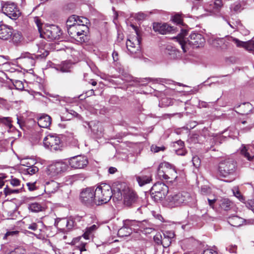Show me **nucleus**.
<instances>
[{"label":"nucleus","instance_id":"obj_60","mask_svg":"<svg viewBox=\"0 0 254 254\" xmlns=\"http://www.w3.org/2000/svg\"><path fill=\"white\" fill-rule=\"evenodd\" d=\"M35 22L37 24V26L38 27V30L40 32V34L41 33V32H42V27H41V24L40 23V20L37 18L36 20H35Z\"/></svg>","mask_w":254,"mask_h":254},{"label":"nucleus","instance_id":"obj_38","mask_svg":"<svg viewBox=\"0 0 254 254\" xmlns=\"http://www.w3.org/2000/svg\"><path fill=\"white\" fill-rule=\"evenodd\" d=\"M231 202L228 199H224L222 200L220 206L222 209L225 210H228L230 208Z\"/></svg>","mask_w":254,"mask_h":254},{"label":"nucleus","instance_id":"obj_37","mask_svg":"<svg viewBox=\"0 0 254 254\" xmlns=\"http://www.w3.org/2000/svg\"><path fill=\"white\" fill-rule=\"evenodd\" d=\"M176 144H177L181 147V148L176 150L177 154L178 155H185L186 153V151L183 148L184 142L181 140H179L176 142Z\"/></svg>","mask_w":254,"mask_h":254},{"label":"nucleus","instance_id":"obj_43","mask_svg":"<svg viewBox=\"0 0 254 254\" xmlns=\"http://www.w3.org/2000/svg\"><path fill=\"white\" fill-rule=\"evenodd\" d=\"M161 104L163 107L169 106L173 105V100L170 98H163L161 100Z\"/></svg>","mask_w":254,"mask_h":254},{"label":"nucleus","instance_id":"obj_48","mask_svg":"<svg viewBox=\"0 0 254 254\" xmlns=\"http://www.w3.org/2000/svg\"><path fill=\"white\" fill-rule=\"evenodd\" d=\"M192 162L193 166L195 168H198L200 165V160L199 158L197 156L192 157Z\"/></svg>","mask_w":254,"mask_h":254},{"label":"nucleus","instance_id":"obj_47","mask_svg":"<svg viewBox=\"0 0 254 254\" xmlns=\"http://www.w3.org/2000/svg\"><path fill=\"white\" fill-rule=\"evenodd\" d=\"M165 149V147L164 146H157L156 145H152L151 147V150L152 152L154 153H157L159 151H163Z\"/></svg>","mask_w":254,"mask_h":254},{"label":"nucleus","instance_id":"obj_21","mask_svg":"<svg viewBox=\"0 0 254 254\" xmlns=\"http://www.w3.org/2000/svg\"><path fill=\"white\" fill-rule=\"evenodd\" d=\"M175 237V234L172 231H167L163 233L162 244L164 248L168 247L172 243V239Z\"/></svg>","mask_w":254,"mask_h":254},{"label":"nucleus","instance_id":"obj_57","mask_svg":"<svg viewBox=\"0 0 254 254\" xmlns=\"http://www.w3.org/2000/svg\"><path fill=\"white\" fill-rule=\"evenodd\" d=\"M6 178L5 174H1L0 175V188H1L4 185V180Z\"/></svg>","mask_w":254,"mask_h":254},{"label":"nucleus","instance_id":"obj_36","mask_svg":"<svg viewBox=\"0 0 254 254\" xmlns=\"http://www.w3.org/2000/svg\"><path fill=\"white\" fill-rule=\"evenodd\" d=\"M71 64L67 62H64L58 66V69L63 72L69 71Z\"/></svg>","mask_w":254,"mask_h":254},{"label":"nucleus","instance_id":"obj_41","mask_svg":"<svg viewBox=\"0 0 254 254\" xmlns=\"http://www.w3.org/2000/svg\"><path fill=\"white\" fill-rule=\"evenodd\" d=\"M37 53L38 54L36 55V57L37 58L39 57L41 58L47 57L49 54L48 51L42 48H39Z\"/></svg>","mask_w":254,"mask_h":254},{"label":"nucleus","instance_id":"obj_55","mask_svg":"<svg viewBox=\"0 0 254 254\" xmlns=\"http://www.w3.org/2000/svg\"><path fill=\"white\" fill-rule=\"evenodd\" d=\"M202 254H217V252L212 249L204 250Z\"/></svg>","mask_w":254,"mask_h":254},{"label":"nucleus","instance_id":"obj_25","mask_svg":"<svg viewBox=\"0 0 254 254\" xmlns=\"http://www.w3.org/2000/svg\"><path fill=\"white\" fill-rule=\"evenodd\" d=\"M59 188V184L57 182L51 181L46 182L45 186V191L46 193L50 194L57 191Z\"/></svg>","mask_w":254,"mask_h":254},{"label":"nucleus","instance_id":"obj_7","mask_svg":"<svg viewBox=\"0 0 254 254\" xmlns=\"http://www.w3.org/2000/svg\"><path fill=\"white\" fill-rule=\"evenodd\" d=\"M168 187L162 183L155 184L151 189V196L155 201L161 200L168 192Z\"/></svg>","mask_w":254,"mask_h":254},{"label":"nucleus","instance_id":"obj_15","mask_svg":"<svg viewBox=\"0 0 254 254\" xmlns=\"http://www.w3.org/2000/svg\"><path fill=\"white\" fill-rule=\"evenodd\" d=\"M89 23V20L84 17H81L80 20H78L77 24L75 26L70 27L68 29V33L75 34L76 32H88V24Z\"/></svg>","mask_w":254,"mask_h":254},{"label":"nucleus","instance_id":"obj_30","mask_svg":"<svg viewBox=\"0 0 254 254\" xmlns=\"http://www.w3.org/2000/svg\"><path fill=\"white\" fill-rule=\"evenodd\" d=\"M97 227L96 225H93L90 227L86 228L84 233L82 236L86 240H89L93 236L94 232L97 229Z\"/></svg>","mask_w":254,"mask_h":254},{"label":"nucleus","instance_id":"obj_12","mask_svg":"<svg viewBox=\"0 0 254 254\" xmlns=\"http://www.w3.org/2000/svg\"><path fill=\"white\" fill-rule=\"evenodd\" d=\"M2 12L12 19H16L20 15V12L13 2H6L2 6Z\"/></svg>","mask_w":254,"mask_h":254},{"label":"nucleus","instance_id":"obj_22","mask_svg":"<svg viewBox=\"0 0 254 254\" xmlns=\"http://www.w3.org/2000/svg\"><path fill=\"white\" fill-rule=\"evenodd\" d=\"M131 223V222L129 220L125 221L124 225L118 232V235L119 237H124L130 235L132 233L131 229L129 227Z\"/></svg>","mask_w":254,"mask_h":254},{"label":"nucleus","instance_id":"obj_29","mask_svg":"<svg viewBox=\"0 0 254 254\" xmlns=\"http://www.w3.org/2000/svg\"><path fill=\"white\" fill-rule=\"evenodd\" d=\"M82 16H79L75 15H73L70 16L66 21V25L67 27V30L73 26H75L77 24L78 20H80Z\"/></svg>","mask_w":254,"mask_h":254},{"label":"nucleus","instance_id":"obj_40","mask_svg":"<svg viewBox=\"0 0 254 254\" xmlns=\"http://www.w3.org/2000/svg\"><path fill=\"white\" fill-rule=\"evenodd\" d=\"M231 10L235 12H240L243 9L241 3L239 2H235L231 6Z\"/></svg>","mask_w":254,"mask_h":254},{"label":"nucleus","instance_id":"obj_64","mask_svg":"<svg viewBox=\"0 0 254 254\" xmlns=\"http://www.w3.org/2000/svg\"><path fill=\"white\" fill-rule=\"evenodd\" d=\"M79 250L81 253H82L84 251H86V249L85 248V244H82L79 247Z\"/></svg>","mask_w":254,"mask_h":254},{"label":"nucleus","instance_id":"obj_56","mask_svg":"<svg viewBox=\"0 0 254 254\" xmlns=\"http://www.w3.org/2000/svg\"><path fill=\"white\" fill-rule=\"evenodd\" d=\"M20 58H28V59H31V62L32 63L34 62V60H33V58L32 57L31 58V55L29 53H22L21 55V56H20Z\"/></svg>","mask_w":254,"mask_h":254},{"label":"nucleus","instance_id":"obj_39","mask_svg":"<svg viewBox=\"0 0 254 254\" xmlns=\"http://www.w3.org/2000/svg\"><path fill=\"white\" fill-rule=\"evenodd\" d=\"M26 251L22 247H18L5 254H24Z\"/></svg>","mask_w":254,"mask_h":254},{"label":"nucleus","instance_id":"obj_49","mask_svg":"<svg viewBox=\"0 0 254 254\" xmlns=\"http://www.w3.org/2000/svg\"><path fill=\"white\" fill-rule=\"evenodd\" d=\"M246 206L254 212V199L248 200L246 203Z\"/></svg>","mask_w":254,"mask_h":254},{"label":"nucleus","instance_id":"obj_16","mask_svg":"<svg viewBox=\"0 0 254 254\" xmlns=\"http://www.w3.org/2000/svg\"><path fill=\"white\" fill-rule=\"evenodd\" d=\"M123 196L124 204L127 206L135 204L138 200V197L135 192L128 189L124 190Z\"/></svg>","mask_w":254,"mask_h":254},{"label":"nucleus","instance_id":"obj_34","mask_svg":"<svg viewBox=\"0 0 254 254\" xmlns=\"http://www.w3.org/2000/svg\"><path fill=\"white\" fill-rule=\"evenodd\" d=\"M172 20L175 23H176L180 27H181L182 26H185V24L183 22L182 16L180 14L177 13L175 14L172 17Z\"/></svg>","mask_w":254,"mask_h":254},{"label":"nucleus","instance_id":"obj_46","mask_svg":"<svg viewBox=\"0 0 254 254\" xmlns=\"http://www.w3.org/2000/svg\"><path fill=\"white\" fill-rule=\"evenodd\" d=\"M162 236L161 234L158 233L156 234L154 237V241L155 243L157 245H162Z\"/></svg>","mask_w":254,"mask_h":254},{"label":"nucleus","instance_id":"obj_4","mask_svg":"<svg viewBox=\"0 0 254 254\" xmlns=\"http://www.w3.org/2000/svg\"><path fill=\"white\" fill-rule=\"evenodd\" d=\"M134 30L135 35H130L126 43L127 47L130 54L133 55L140 52L141 39L139 35L138 30L134 25H131Z\"/></svg>","mask_w":254,"mask_h":254},{"label":"nucleus","instance_id":"obj_19","mask_svg":"<svg viewBox=\"0 0 254 254\" xmlns=\"http://www.w3.org/2000/svg\"><path fill=\"white\" fill-rule=\"evenodd\" d=\"M232 41L237 45L238 47H242L249 52H254V41H249L248 42H243L239 39L231 37Z\"/></svg>","mask_w":254,"mask_h":254},{"label":"nucleus","instance_id":"obj_3","mask_svg":"<svg viewBox=\"0 0 254 254\" xmlns=\"http://www.w3.org/2000/svg\"><path fill=\"white\" fill-rule=\"evenodd\" d=\"M95 190L97 205L106 203L111 199L112 190L110 185L102 184Z\"/></svg>","mask_w":254,"mask_h":254},{"label":"nucleus","instance_id":"obj_18","mask_svg":"<svg viewBox=\"0 0 254 254\" xmlns=\"http://www.w3.org/2000/svg\"><path fill=\"white\" fill-rule=\"evenodd\" d=\"M13 29L12 27L6 24L0 25V39L3 40H9Z\"/></svg>","mask_w":254,"mask_h":254},{"label":"nucleus","instance_id":"obj_13","mask_svg":"<svg viewBox=\"0 0 254 254\" xmlns=\"http://www.w3.org/2000/svg\"><path fill=\"white\" fill-rule=\"evenodd\" d=\"M55 226L63 232H67L72 230L75 226L72 218H57L55 222Z\"/></svg>","mask_w":254,"mask_h":254},{"label":"nucleus","instance_id":"obj_14","mask_svg":"<svg viewBox=\"0 0 254 254\" xmlns=\"http://www.w3.org/2000/svg\"><path fill=\"white\" fill-rule=\"evenodd\" d=\"M68 163L71 168L80 169L86 167L88 164V161L86 156H76L70 158Z\"/></svg>","mask_w":254,"mask_h":254},{"label":"nucleus","instance_id":"obj_17","mask_svg":"<svg viewBox=\"0 0 254 254\" xmlns=\"http://www.w3.org/2000/svg\"><path fill=\"white\" fill-rule=\"evenodd\" d=\"M241 154L249 161L254 160V144L242 145L240 148Z\"/></svg>","mask_w":254,"mask_h":254},{"label":"nucleus","instance_id":"obj_27","mask_svg":"<svg viewBox=\"0 0 254 254\" xmlns=\"http://www.w3.org/2000/svg\"><path fill=\"white\" fill-rule=\"evenodd\" d=\"M229 223L234 227H239L243 224L245 220L237 216H233L228 218Z\"/></svg>","mask_w":254,"mask_h":254},{"label":"nucleus","instance_id":"obj_5","mask_svg":"<svg viewBox=\"0 0 254 254\" xmlns=\"http://www.w3.org/2000/svg\"><path fill=\"white\" fill-rule=\"evenodd\" d=\"M237 168L236 162L232 159L221 161L218 166L217 175L219 177H227L235 174Z\"/></svg>","mask_w":254,"mask_h":254},{"label":"nucleus","instance_id":"obj_20","mask_svg":"<svg viewBox=\"0 0 254 254\" xmlns=\"http://www.w3.org/2000/svg\"><path fill=\"white\" fill-rule=\"evenodd\" d=\"M153 28L154 31H157L161 34H166L174 30L173 27L170 26L166 23H154Z\"/></svg>","mask_w":254,"mask_h":254},{"label":"nucleus","instance_id":"obj_28","mask_svg":"<svg viewBox=\"0 0 254 254\" xmlns=\"http://www.w3.org/2000/svg\"><path fill=\"white\" fill-rule=\"evenodd\" d=\"M87 32H76L75 34H70L69 35L70 37L73 39H74L76 41L83 43L86 40V36Z\"/></svg>","mask_w":254,"mask_h":254},{"label":"nucleus","instance_id":"obj_51","mask_svg":"<svg viewBox=\"0 0 254 254\" xmlns=\"http://www.w3.org/2000/svg\"><path fill=\"white\" fill-rule=\"evenodd\" d=\"M19 232L17 231H8L6 233L3 237L4 239H7V237L9 236H14L17 235L18 234Z\"/></svg>","mask_w":254,"mask_h":254},{"label":"nucleus","instance_id":"obj_54","mask_svg":"<svg viewBox=\"0 0 254 254\" xmlns=\"http://www.w3.org/2000/svg\"><path fill=\"white\" fill-rule=\"evenodd\" d=\"M36 182L33 183H27V186L28 187V189L30 191L34 190L37 189V187H36Z\"/></svg>","mask_w":254,"mask_h":254},{"label":"nucleus","instance_id":"obj_53","mask_svg":"<svg viewBox=\"0 0 254 254\" xmlns=\"http://www.w3.org/2000/svg\"><path fill=\"white\" fill-rule=\"evenodd\" d=\"M226 250L231 253H236L237 250V247L236 245H231L227 247Z\"/></svg>","mask_w":254,"mask_h":254},{"label":"nucleus","instance_id":"obj_1","mask_svg":"<svg viewBox=\"0 0 254 254\" xmlns=\"http://www.w3.org/2000/svg\"><path fill=\"white\" fill-rule=\"evenodd\" d=\"M187 34V30L182 29L181 33L175 38L181 45L184 52L187 51L189 46L193 48H197L204 45L205 40L201 34L195 32L191 33L189 38L186 39L185 38V36Z\"/></svg>","mask_w":254,"mask_h":254},{"label":"nucleus","instance_id":"obj_35","mask_svg":"<svg viewBox=\"0 0 254 254\" xmlns=\"http://www.w3.org/2000/svg\"><path fill=\"white\" fill-rule=\"evenodd\" d=\"M28 209L33 212H38L42 211V207L39 203L34 202L29 205Z\"/></svg>","mask_w":254,"mask_h":254},{"label":"nucleus","instance_id":"obj_44","mask_svg":"<svg viewBox=\"0 0 254 254\" xmlns=\"http://www.w3.org/2000/svg\"><path fill=\"white\" fill-rule=\"evenodd\" d=\"M1 124L4 125L9 128H11L12 126L11 120L9 117H3L2 121Z\"/></svg>","mask_w":254,"mask_h":254},{"label":"nucleus","instance_id":"obj_2","mask_svg":"<svg viewBox=\"0 0 254 254\" xmlns=\"http://www.w3.org/2000/svg\"><path fill=\"white\" fill-rule=\"evenodd\" d=\"M195 202L194 196L186 191L171 194L165 200L166 205L171 208L186 205H192Z\"/></svg>","mask_w":254,"mask_h":254},{"label":"nucleus","instance_id":"obj_59","mask_svg":"<svg viewBox=\"0 0 254 254\" xmlns=\"http://www.w3.org/2000/svg\"><path fill=\"white\" fill-rule=\"evenodd\" d=\"M234 194L236 197H237L239 199L242 201L244 200V198L243 196L241 194V193L239 191H237L236 192H234Z\"/></svg>","mask_w":254,"mask_h":254},{"label":"nucleus","instance_id":"obj_24","mask_svg":"<svg viewBox=\"0 0 254 254\" xmlns=\"http://www.w3.org/2000/svg\"><path fill=\"white\" fill-rule=\"evenodd\" d=\"M52 119L48 115H42L38 119L39 126L43 128H47L51 124Z\"/></svg>","mask_w":254,"mask_h":254},{"label":"nucleus","instance_id":"obj_52","mask_svg":"<svg viewBox=\"0 0 254 254\" xmlns=\"http://www.w3.org/2000/svg\"><path fill=\"white\" fill-rule=\"evenodd\" d=\"M222 5L223 4L221 0H215L214 2V8L216 10L219 9Z\"/></svg>","mask_w":254,"mask_h":254},{"label":"nucleus","instance_id":"obj_50","mask_svg":"<svg viewBox=\"0 0 254 254\" xmlns=\"http://www.w3.org/2000/svg\"><path fill=\"white\" fill-rule=\"evenodd\" d=\"M10 184L13 187H17L20 185V181L15 178H12L10 180Z\"/></svg>","mask_w":254,"mask_h":254},{"label":"nucleus","instance_id":"obj_58","mask_svg":"<svg viewBox=\"0 0 254 254\" xmlns=\"http://www.w3.org/2000/svg\"><path fill=\"white\" fill-rule=\"evenodd\" d=\"M146 15L141 12L138 13L136 15V18L139 20H142L145 18Z\"/></svg>","mask_w":254,"mask_h":254},{"label":"nucleus","instance_id":"obj_9","mask_svg":"<svg viewBox=\"0 0 254 254\" xmlns=\"http://www.w3.org/2000/svg\"><path fill=\"white\" fill-rule=\"evenodd\" d=\"M61 34L62 32L59 27L52 25L45 26L41 32L40 36L48 40L52 41L59 39Z\"/></svg>","mask_w":254,"mask_h":254},{"label":"nucleus","instance_id":"obj_42","mask_svg":"<svg viewBox=\"0 0 254 254\" xmlns=\"http://www.w3.org/2000/svg\"><path fill=\"white\" fill-rule=\"evenodd\" d=\"M20 191L19 189H11L7 186L4 188V192L6 195L11 194L12 193H18Z\"/></svg>","mask_w":254,"mask_h":254},{"label":"nucleus","instance_id":"obj_23","mask_svg":"<svg viewBox=\"0 0 254 254\" xmlns=\"http://www.w3.org/2000/svg\"><path fill=\"white\" fill-rule=\"evenodd\" d=\"M135 178L138 185L141 187L150 183L152 181L151 175L150 173L145 175L143 172L140 175L135 176Z\"/></svg>","mask_w":254,"mask_h":254},{"label":"nucleus","instance_id":"obj_32","mask_svg":"<svg viewBox=\"0 0 254 254\" xmlns=\"http://www.w3.org/2000/svg\"><path fill=\"white\" fill-rule=\"evenodd\" d=\"M23 171L25 174L33 175L39 171V168L34 165H26V168L23 169Z\"/></svg>","mask_w":254,"mask_h":254},{"label":"nucleus","instance_id":"obj_26","mask_svg":"<svg viewBox=\"0 0 254 254\" xmlns=\"http://www.w3.org/2000/svg\"><path fill=\"white\" fill-rule=\"evenodd\" d=\"M9 40L13 44L18 45L23 41V37L20 32L13 30L12 35Z\"/></svg>","mask_w":254,"mask_h":254},{"label":"nucleus","instance_id":"obj_8","mask_svg":"<svg viewBox=\"0 0 254 254\" xmlns=\"http://www.w3.org/2000/svg\"><path fill=\"white\" fill-rule=\"evenodd\" d=\"M45 147L51 150H59L62 148V142L60 137L57 134H49L43 140Z\"/></svg>","mask_w":254,"mask_h":254},{"label":"nucleus","instance_id":"obj_45","mask_svg":"<svg viewBox=\"0 0 254 254\" xmlns=\"http://www.w3.org/2000/svg\"><path fill=\"white\" fill-rule=\"evenodd\" d=\"M13 83L16 89L22 90L24 89V87L22 81L20 80H15Z\"/></svg>","mask_w":254,"mask_h":254},{"label":"nucleus","instance_id":"obj_31","mask_svg":"<svg viewBox=\"0 0 254 254\" xmlns=\"http://www.w3.org/2000/svg\"><path fill=\"white\" fill-rule=\"evenodd\" d=\"M45 227L43 223L41 221H39L37 223H32L29 224L28 228L34 231L41 232Z\"/></svg>","mask_w":254,"mask_h":254},{"label":"nucleus","instance_id":"obj_6","mask_svg":"<svg viewBox=\"0 0 254 254\" xmlns=\"http://www.w3.org/2000/svg\"><path fill=\"white\" fill-rule=\"evenodd\" d=\"M163 170L159 169L158 175L161 179L165 180L170 182H173L177 178V173L175 168L169 163L164 164Z\"/></svg>","mask_w":254,"mask_h":254},{"label":"nucleus","instance_id":"obj_62","mask_svg":"<svg viewBox=\"0 0 254 254\" xmlns=\"http://www.w3.org/2000/svg\"><path fill=\"white\" fill-rule=\"evenodd\" d=\"M113 58L114 61H118L119 60L118 53L116 51H114L112 54Z\"/></svg>","mask_w":254,"mask_h":254},{"label":"nucleus","instance_id":"obj_33","mask_svg":"<svg viewBox=\"0 0 254 254\" xmlns=\"http://www.w3.org/2000/svg\"><path fill=\"white\" fill-rule=\"evenodd\" d=\"M209 42L212 46L217 48L224 44V40L222 38L212 37L210 39Z\"/></svg>","mask_w":254,"mask_h":254},{"label":"nucleus","instance_id":"obj_61","mask_svg":"<svg viewBox=\"0 0 254 254\" xmlns=\"http://www.w3.org/2000/svg\"><path fill=\"white\" fill-rule=\"evenodd\" d=\"M7 63V59L3 56H0V65H3Z\"/></svg>","mask_w":254,"mask_h":254},{"label":"nucleus","instance_id":"obj_63","mask_svg":"<svg viewBox=\"0 0 254 254\" xmlns=\"http://www.w3.org/2000/svg\"><path fill=\"white\" fill-rule=\"evenodd\" d=\"M117 169L116 168L113 167H110L108 170L109 173L111 174H114L115 172H117Z\"/></svg>","mask_w":254,"mask_h":254},{"label":"nucleus","instance_id":"obj_10","mask_svg":"<svg viewBox=\"0 0 254 254\" xmlns=\"http://www.w3.org/2000/svg\"><path fill=\"white\" fill-rule=\"evenodd\" d=\"M81 202L88 206L97 205L95 190L92 188H87L83 190L80 195Z\"/></svg>","mask_w":254,"mask_h":254},{"label":"nucleus","instance_id":"obj_11","mask_svg":"<svg viewBox=\"0 0 254 254\" xmlns=\"http://www.w3.org/2000/svg\"><path fill=\"white\" fill-rule=\"evenodd\" d=\"M68 167L65 162L60 161L53 163L46 169V174L50 177H54L59 173L66 171Z\"/></svg>","mask_w":254,"mask_h":254}]
</instances>
